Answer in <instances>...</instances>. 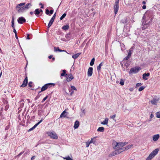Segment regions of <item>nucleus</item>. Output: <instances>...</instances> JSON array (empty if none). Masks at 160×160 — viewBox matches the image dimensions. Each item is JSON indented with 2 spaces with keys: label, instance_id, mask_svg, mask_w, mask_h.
I'll use <instances>...</instances> for the list:
<instances>
[{
  "label": "nucleus",
  "instance_id": "obj_2",
  "mask_svg": "<svg viewBox=\"0 0 160 160\" xmlns=\"http://www.w3.org/2000/svg\"><path fill=\"white\" fill-rule=\"evenodd\" d=\"M29 4L25 5L23 3L18 4L16 7V9L19 13H26L27 10H28Z\"/></svg>",
  "mask_w": 160,
  "mask_h": 160
},
{
  "label": "nucleus",
  "instance_id": "obj_30",
  "mask_svg": "<svg viewBox=\"0 0 160 160\" xmlns=\"http://www.w3.org/2000/svg\"><path fill=\"white\" fill-rule=\"evenodd\" d=\"M94 61H95L94 58H92V59L91 60V62L90 63V64L91 66H92L93 65V64H94Z\"/></svg>",
  "mask_w": 160,
  "mask_h": 160
},
{
  "label": "nucleus",
  "instance_id": "obj_9",
  "mask_svg": "<svg viewBox=\"0 0 160 160\" xmlns=\"http://www.w3.org/2000/svg\"><path fill=\"white\" fill-rule=\"evenodd\" d=\"M159 100L160 99L159 98L157 97H155L152 100L150 101V102L152 105H157Z\"/></svg>",
  "mask_w": 160,
  "mask_h": 160
},
{
  "label": "nucleus",
  "instance_id": "obj_55",
  "mask_svg": "<svg viewBox=\"0 0 160 160\" xmlns=\"http://www.w3.org/2000/svg\"><path fill=\"white\" fill-rule=\"evenodd\" d=\"M39 11H40V12H42V9H39Z\"/></svg>",
  "mask_w": 160,
  "mask_h": 160
},
{
  "label": "nucleus",
  "instance_id": "obj_49",
  "mask_svg": "<svg viewBox=\"0 0 160 160\" xmlns=\"http://www.w3.org/2000/svg\"><path fill=\"white\" fill-rule=\"evenodd\" d=\"M13 32L15 33V34H17L16 31L14 28L13 29Z\"/></svg>",
  "mask_w": 160,
  "mask_h": 160
},
{
  "label": "nucleus",
  "instance_id": "obj_52",
  "mask_svg": "<svg viewBox=\"0 0 160 160\" xmlns=\"http://www.w3.org/2000/svg\"><path fill=\"white\" fill-rule=\"evenodd\" d=\"M27 39H29V35L28 34L27 36Z\"/></svg>",
  "mask_w": 160,
  "mask_h": 160
},
{
  "label": "nucleus",
  "instance_id": "obj_60",
  "mask_svg": "<svg viewBox=\"0 0 160 160\" xmlns=\"http://www.w3.org/2000/svg\"><path fill=\"white\" fill-rule=\"evenodd\" d=\"M33 13V12H31V14H32Z\"/></svg>",
  "mask_w": 160,
  "mask_h": 160
},
{
  "label": "nucleus",
  "instance_id": "obj_42",
  "mask_svg": "<svg viewBox=\"0 0 160 160\" xmlns=\"http://www.w3.org/2000/svg\"><path fill=\"white\" fill-rule=\"evenodd\" d=\"M12 27L13 28H14V22L13 20H12Z\"/></svg>",
  "mask_w": 160,
  "mask_h": 160
},
{
  "label": "nucleus",
  "instance_id": "obj_31",
  "mask_svg": "<svg viewBox=\"0 0 160 160\" xmlns=\"http://www.w3.org/2000/svg\"><path fill=\"white\" fill-rule=\"evenodd\" d=\"M64 159L66 160H73L72 158H71L69 156H68L66 157H63Z\"/></svg>",
  "mask_w": 160,
  "mask_h": 160
},
{
  "label": "nucleus",
  "instance_id": "obj_63",
  "mask_svg": "<svg viewBox=\"0 0 160 160\" xmlns=\"http://www.w3.org/2000/svg\"><path fill=\"white\" fill-rule=\"evenodd\" d=\"M152 118H150V119L149 120V121H151L152 120Z\"/></svg>",
  "mask_w": 160,
  "mask_h": 160
},
{
  "label": "nucleus",
  "instance_id": "obj_18",
  "mask_svg": "<svg viewBox=\"0 0 160 160\" xmlns=\"http://www.w3.org/2000/svg\"><path fill=\"white\" fill-rule=\"evenodd\" d=\"M79 125V122L78 121L76 120L74 124V129H75L77 128L78 127Z\"/></svg>",
  "mask_w": 160,
  "mask_h": 160
},
{
  "label": "nucleus",
  "instance_id": "obj_48",
  "mask_svg": "<svg viewBox=\"0 0 160 160\" xmlns=\"http://www.w3.org/2000/svg\"><path fill=\"white\" fill-rule=\"evenodd\" d=\"M35 158V156H32V157L31 158V160H33L34 159V158Z\"/></svg>",
  "mask_w": 160,
  "mask_h": 160
},
{
  "label": "nucleus",
  "instance_id": "obj_38",
  "mask_svg": "<svg viewBox=\"0 0 160 160\" xmlns=\"http://www.w3.org/2000/svg\"><path fill=\"white\" fill-rule=\"evenodd\" d=\"M142 85V84L141 83H137L136 85V87L137 88L138 87L141 86Z\"/></svg>",
  "mask_w": 160,
  "mask_h": 160
},
{
  "label": "nucleus",
  "instance_id": "obj_28",
  "mask_svg": "<svg viewBox=\"0 0 160 160\" xmlns=\"http://www.w3.org/2000/svg\"><path fill=\"white\" fill-rule=\"evenodd\" d=\"M40 14L39 9H36L35 11V14L37 16H38V15Z\"/></svg>",
  "mask_w": 160,
  "mask_h": 160
},
{
  "label": "nucleus",
  "instance_id": "obj_19",
  "mask_svg": "<svg viewBox=\"0 0 160 160\" xmlns=\"http://www.w3.org/2000/svg\"><path fill=\"white\" fill-rule=\"evenodd\" d=\"M67 113L68 112H66L65 110L60 115V118L65 117L67 116Z\"/></svg>",
  "mask_w": 160,
  "mask_h": 160
},
{
  "label": "nucleus",
  "instance_id": "obj_32",
  "mask_svg": "<svg viewBox=\"0 0 160 160\" xmlns=\"http://www.w3.org/2000/svg\"><path fill=\"white\" fill-rule=\"evenodd\" d=\"M71 89L69 90V92H71L72 90H74L75 91H76L77 90V88L74 86H71Z\"/></svg>",
  "mask_w": 160,
  "mask_h": 160
},
{
  "label": "nucleus",
  "instance_id": "obj_50",
  "mask_svg": "<svg viewBox=\"0 0 160 160\" xmlns=\"http://www.w3.org/2000/svg\"><path fill=\"white\" fill-rule=\"evenodd\" d=\"M55 17H54V16H53V17L51 18V19H52V20H54L55 19Z\"/></svg>",
  "mask_w": 160,
  "mask_h": 160
},
{
  "label": "nucleus",
  "instance_id": "obj_59",
  "mask_svg": "<svg viewBox=\"0 0 160 160\" xmlns=\"http://www.w3.org/2000/svg\"><path fill=\"white\" fill-rule=\"evenodd\" d=\"M56 13L55 12L54 13V14L53 16H54V17H56Z\"/></svg>",
  "mask_w": 160,
  "mask_h": 160
},
{
  "label": "nucleus",
  "instance_id": "obj_29",
  "mask_svg": "<svg viewBox=\"0 0 160 160\" xmlns=\"http://www.w3.org/2000/svg\"><path fill=\"white\" fill-rule=\"evenodd\" d=\"M69 28V26L68 25H66L63 26L62 27V29L63 30H66L68 29Z\"/></svg>",
  "mask_w": 160,
  "mask_h": 160
},
{
  "label": "nucleus",
  "instance_id": "obj_34",
  "mask_svg": "<svg viewBox=\"0 0 160 160\" xmlns=\"http://www.w3.org/2000/svg\"><path fill=\"white\" fill-rule=\"evenodd\" d=\"M145 88V87L143 86H141L138 89V91L139 92H141Z\"/></svg>",
  "mask_w": 160,
  "mask_h": 160
},
{
  "label": "nucleus",
  "instance_id": "obj_4",
  "mask_svg": "<svg viewBox=\"0 0 160 160\" xmlns=\"http://www.w3.org/2000/svg\"><path fill=\"white\" fill-rule=\"evenodd\" d=\"M158 151L159 149L158 148H156L153 151L147 158L146 160H151L158 153Z\"/></svg>",
  "mask_w": 160,
  "mask_h": 160
},
{
  "label": "nucleus",
  "instance_id": "obj_46",
  "mask_svg": "<svg viewBox=\"0 0 160 160\" xmlns=\"http://www.w3.org/2000/svg\"><path fill=\"white\" fill-rule=\"evenodd\" d=\"M146 8V5H144L142 7V8L144 9H145Z\"/></svg>",
  "mask_w": 160,
  "mask_h": 160
},
{
  "label": "nucleus",
  "instance_id": "obj_21",
  "mask_svg": "<svg viewBox=\"0 0 160 160\" xmlns=\"http://www.w3.org/2000/svg\"><path fill=\"white\" fill-rule=\"evenodd\" d=\"M42 120L43 119H42L38 123L35 124L33 127L31 128V131L33 130L34 128H35L37 127V126L42 121Z\"/></svg>",
  "mask_w": 160,
  "mask_h": 160
},
{
  "label": "nucleus",
  "instance_id": "obj_35",
  "mask_svg": "<svg viewBox=\"0 0 160 160\" xmlns=\"http://www.w3.org/2000/svg\"><path fill=\"white\" fill-rule=\"evenodd\" d=\"M66 15V14L64 13L62 14V16L60 18V19L62 20L64 18Z\"/></svg>",
  "mask_w": 160,
  "mask_h": 160
},
{
  "label": "nucleus",
  "instance_id": "obj_22",
  "mask_svg": "<svg viewBox=\"0 0 160 160\" xmlns=\"http://www.w3.org/2000/svg\"><path fill=\"white\" fill-rule=\"evenodd\" d=\"M108 118H105L104 120L101 122V124L103 125H107L108 123Z\"/></svg>",
  "mask_w": 160,
  "mask_h": 160
},
{
  "label": "nucleus",
  "instance_id": "obj_24",
  "mask_svg": "<svg viewBox=\"0 0 160 160\" xmlns=\"http://www.w3.org/2000/svg\"><path fill=\"white\" fill-rule=\"evenodd\" d=\"M54 20H52V19H51L48 26V28H49L51 26L54 22Z\"/></svg>",
  "mask_w": 160,
  "mask_h": 160
},
{
  "label": "nucleus",
  "instance_id": "obj_3",
  "mask_svg": "<svg viewBox=\"0 0 160 160\" xmlns=\"http://www.w3.org/2000/svg\"><path fill=\"white\" fill-rule=\"evenodd\" d=\"M152 13L147 12L143 18L142 24L145 25L150 24L152 21Z\"/></svg>",
  "mask_w": 160,
  "mask_h": 160
},
{
  "label": "nucleus",
  "instance_id": "obj_62",
  "mask_svg": "<svg viewBox=\"0 0 160 160\" xmlns=\"http://www.w3.org/2000/svg\"><path fill=\"white\" fill-rule=\"evenodd\" d=\"M82 112L84 113V114L85 113V112H84V110H83V111H82Z\"/></svg>",
  "mask_w": 160,
  "mask_h": 160
},
{
  "label": "nucleus",
  "instance_id": "obj_56",
  "mask_svg": "<svg viewBox=\"0 0 160 160\" xmlns=\"http://www.w3.org/2000/svg\"><path fill=\"white\" fill-rule=\"evenodd\" d=\"M142 3L143 4H146V2L145 1H143L142 2Z\"/></svg>",
  "mask_w": 160,
  "mask_h": 160
},
{
  "label": "nucleus",
  "instance_id": "obj_12",
  "mask_svg": "<svg viewBox=\"0 0 160 160\" xmlns=\"http://www.w3.org/2000/svg\"><path fill=\"white\" fill-rule=\"evenodd\" d=\"M26 21L25 19L23 17H20L18 18V22L20 24H22L25 22Z\"/></svg>",
  "mask_w": 160,
  "mask_h": 160
},
{
  "label": "nucleus",
  "instance_id": "obj_44",
  "mask_svg": "<svg viewBox=\"0 0 160 160\" xmlns=\"http://www.w3.org/2000/svg\"><path fill=\"white\" fill-rule=\"evenodd\" d=\"M90 144L89 142H86V147H88L89 146Z\"/></svg>",
  "mask_w": 160,
  "mask_h": 160
},
{
  "label": "nucleus",
  "instance_id": "obj_58",
  "mask_svg": "<svg viewBox=\"0 0 160 160\" xmlns=\"http://www.w3.org/2000/svg\"><path fill=\"white\" fill-rule=\"evenodd\" d=\"M15 37L17 39H18V37H17V34H15Z\"/></svg>",
  "mask_w": 160,
  "mask_h": 160
},
{
  "label": "nucleus",
  "instance_id": "obj_14",
  "mask_svg": "<svg viewBox=\"0 0 160 160\" xmlns=\"http://www.w3.org/2000/svg\"><path fill=\"white\" fill-rule=\"evenodd\" d=\"M93 68L92 67H89L88 71V77H90L92 75Z\"/></svg>",
  "mask_w": 160,
  "mask_h": 160
},
{
  "label": "nucleus",
  "instance_id": "obj_8",
  "mask_svg": "<svg viewBox=\"0 0 160 160\" xmlns=\"http://www.w3.org/2000/svg\"><path fill=\"white\" fill-rule=\"evenodd\" d=\"M140 68L135 67L132 68L129 71V74L134 73H136L138 72Z\"/></svg>",
  "mask_w": 160,
  "mask_h": 160
},
{
  "label": "nucleus",
  "instance_id": "obj_25",
  "mask_svg": "<svg viewBox=\"0 0 160 160\" xmlns=\"http://www.w3.org/2000/svg\"><path fill=\"white\" fill-rule=\"evenodd\" d=\"M54 51L55 52H57V51H59L60 52H62L64 51V50H61L59 49V48L58 47H54Z\"/></svg>",
  "mask_w": 160,
  "mask_h": 160
},
{
  "label": "nucleus",
  "instance_id": "obj_33",
  "mask_svg": "<svg viewBox=\"0 0 160 160\" xmlns=\"http://www.w3.org/2000/svg\"><path fill=\"white\" fill-rule=\"evenodd\" d=\"M66 72V70H62V72L61 73V76H65Z\"/></svg>",
  "mask_w": 160,
  "mask_h": 160
},
{
  "label": "nucleus",
  "instance_id": "obj_23",
  "mask_svg": "<svg viewBox=\"0 0 160 160\" xmlns=\"http://www.w3.org/2000/svg\"><path fill=\"white\" fill-rule=\"evenodd\" d=\"M80 54L81 53H77L73 55L72 56V58L74 59H76L78 57V56L80 55Z\"/></svg>",
  "mask_w": 160,
  "mask_h": 160
},
{
  "label": "nucleus",
  "instance_id": "obj_1",
  "mask_svg": "<svg viewBox=\"0 0 160 160\" xmlns=\"http://www.w3.org/2000/svg\"><path fill=\"white\" fill-rule=\"evenodd\" d=\"M127 143L128 142H118L116 141H114L113 143L112 144L113 145H115L113 147V148L115 150L112 152L110 154V155L111 156H112L116 155V154H115V153H114V152H115V151H117L118 152H119L120 151H121V150H120V149L123 148L122 147L125 146Z\"/></svg>",
  "mask_w": 160,
  "mask_h": 160
},
{
  "label": "nucleus",
  "instance_id": "obj_47",
  "mask_svg": "<svg viewBox=\"0 0 160 160\" xmlns=\"http://www.w3.org/2000/svg\"><path fill=\"white\" fill-rule=\"evenodd\" d=\"M154 117V115L152 114H151L150 115V118H152Z\"/></svg>",
  "mask_w": 160,
  "mask_h": 160
},
{
  "label": "nucleus",
  "instance_id": "obj_43",
  "mask_svg": "<svg viewBox=\"0 0 160 160\" xmlns=\"http://www.w3.org/2000/svg\"><path fill=\"white\" fill-rule=\"evenodd\" d=\"M53 12V10H51L49 12V13L50 14H52Z\"/></svg>",
  "mask_w": 160,
  "mask_h": 160
},
{
  "label": "nucleus",
  "instance_id": "obj_53",
  "mask_svg": "<svg viewBox=\"0 0 160 160\" xmlns=\"http://www.w3.org/2000/svg\"><path fill=\"white\" fill-rule=\"evenodd\" d=\"M70 92H71V93H70V95H72L73 93V91H71Z\"/></svg>",
  "mask_w": 160,
  "mask_h": 160
},
{
  "label": "nucleus",
  "instance_id": "obj_13",
  "mask_svg": "<svg viewBox=\"0 0 160 160\" xmlns=\"http://www.w3.org/2000/svg\"><path fill=\"white\" fill-rule=\"evenodd\" d=\"M128 22V18L127 17H125L122 18L120 22L121 23L126 24Z\"/></svg>",
  "mask_w": 160,
  "mask_h": 160
},
{
  "label": "nucleus",
  "instance_id": "obj_6",
  "mask_svg": "<svg viewBox=\"0 0 160 160\" xmlns=\"http://www.w3.org/2000/svg\"><path fill=\"white\" fill-rule=\"evenodd\" d=\"M132 146V144L128 145L125 147H124L120 149V150H121V151H120L119 152H117V151H115V152H114V153H115V154H119L120 153H121L122 152L124 151L128 150L129 149L131 148Z\"/></svg>",
  "mask_w": 160,
  "mask_h": 160
},
{
  "label": "nucleus",
  "instance_id": "obj_45",
  "mask_svg": "<svg viewBox=\"0 0 160 160\" xmlns=\"http://www.w3.org/2000/svg\"><path fill=\"white\" fill-rule=\"evenodd\" d=\"M89 142L90 144H91L92 143H93V139L92 138L91 139V140L89 141Z\"/></svg>",
  "mask_w": 160,
  "mask_h": 160
},
{
  "label": "nucleus",
  "instance_id": "obj_57",
  "mask_svg": "<svg viewBox=\"0 0 160 160\" xmlns=\"http://www.w3.org/2000/svg\"><path fill=\"white\" fill-rule=\"evenodd\" d=\"M41 8H43V6L42 5L41 7Z\"/></svg>",
  "mask_w": 160,
  "mask_h": 160
},
{
  "label": "nucleus",
  "instance_id": "obj_36",
  "mask_svg": "<svg viewBox=\"0 0 160 160\" xmlns=\"http://www.w3.org/2000/svg\"><path fill=\"white\" fill-rule=\"evenodd\" d=\"M124 81L122 79H121L120 80V84L121 85H123L124 84Z\"/></svg>",
  "mask_w": 160,
  "mask_h": 160
},
{
  "label": "nucleus",
  "instance_id": "obj_37",
  "mask_svg": "<svg viewBox=\"0 0 160 160\" xmlns=\"http://www.w3.org/2000/svg\"><path fill=\"white\" fill-rule=\"evenodd\" d=\"M156 116L158 118H160V112H157L156 113Z\"/></svg>",
  "mask_w": 160,
  "mask_h": 160
},
{
  "label": "nucleus",
  "instance_id": "obj_7",
  "mask_svg": "<svg viewBox=\"0 0 160 160\" xmlns=\"http://www.w3.org/2000/svg\"><path fill=\"white\" fill-rule=\"evenodd\" d=\"M119 0H118L116 1L115 2V4L114 6V13L116 14L119 8Z\"/></svg>",
  "mask_w": 160,
  "mask_h": 160
},
{
  "label": "nucleus",
  "instance_id": "obj_41",
  "mask_svg": "<svg viewBox=\"0 0 160 160\" xmlns=\"http://www.w3.org/2000/svg\"><path fill=\"white\" fill-rule=\"evenodd\" d=\"M49 12V11L48 9H46V13L47 15H48Z\"/></svg>",
  "mask_w": 160,
  "mask_h": 160
},
{
  "label": "nucleus",
  "instance_id": "obj_26",
  "mask_svg": "<svg viewBox=\"0 0 160 160\" xmlns=\"http://www.w3.org/2000/svg\"><path fill=\"white\" fill-rule=\"evenodd\" d=\"M103 65V63L102 62H101L100 63L99 65L97 67V69L98 71L99 72V71H100L101 69V67Z\"/></svg>",
  "mask_w": 160,
  "mask_h": 160
},
{
  "label": "nucleus",
  "instance_id": "obj_10",
  "mask_svg": "<svg viewBox=\"0 0 160 160\" xmlns=\"http://www.w3.org/2000/svg\"><path fill=\"white\" fill-rule=\"evenodd\" d=\"M133 50V48L132 47L129 50V52H128V56L126 57L124 59L128 60L131 57V54L132 53V52Z\"/></svg>",
  "mask_w": 160,
  "mask_h": 160
},
{
  "label": "nucleus",
  "instance_id": "obj_61",
  "mask_svg": "<svg viewBox=\"0 0 160 160\" xmlns=\"http://www.w3.org/2000/svg\"><path fill=\"white\" fill-rule=\"evenodd\" d=\"M52 59V60L53 61H54L55 60V59L54 58H53Z\"/></svg>",
  "mask_w": 160,
  "mask_h": 160
},
{
  "label": "nucleus",
  "instance_id": "obj_5",
  "mask_svg": "<svg viewBox=\"0 0 160 160\" xmlns=\"http://www.w3.org/2000/svg\"><path fill=\"white\" fill-rule=\"evenodd\" d=\"M55 84L53 83H48L45 84L44 85L42 86L41 89V91L39 92L40 93L41 92L43 91L46 90L48 88H50L51 85L54 86Z\"/></svg>",
  "mask_w": 160,
  "mask_h": 160
},
{
  "label": "nucleus",
  "instance_id": "obj_64",
  "mask_svg": "<svg viewBox=\"0 0 160 160\" xmlns=\"http://www.w3.org/2000/svg\"><path fill=\"white\" fill-rule=\"evenodd\" d=\"M42 5V3H39V5Z\"/></svg>",
  "mask_w": 160,
  "mask_h": 160
},
{
  "label": "nucleus",
  "instance_id": "obj_11",
  "mask_svg": "<svg viewBox=\"0 0 160 160\" xmlns=\"http://www.w3.org/2000/svg\"><path fill=\"white\" fill-rule=\"evenodd\" d=\"M48 135L51 138L54 139H57L58 138V136L54 132H49Z\"/></svg>",
  "mask_w": 160,
  "mask_h": 160
},
{
  "label": "nucleus",
  "instance_id": "obj_39",
  "mask_svg": "<svg viewBox=\"0 0 160 160\" xmlns=\"http://www.w3.org/2000/svg\"><path fill=\"white\" fill-rule=\"evenodd\" d=\"M48 98V96H46L42 100V102H43L47 99Z\"/></svg>",
  "mask_w": 160,
  "mask_h": 160
},
{
  "label": "nucleus",
  "instance_id": "obj_20",
  "mask_svg": "<svg viewBox=\"0 0 160 160\" xmlns=\"http://www.w3.org/2000/svg\"><path fill=\"white\" fill-rule=\"evenodd\" d=\"M150 75V73H144L142 75V78L143 79L145 80H147L148 79V78H146V77H148Z\"/></svg>",
  "mask_w": 160,
  "mask_h": 160
},
{
  "label": "nucleus",
  "instance_id": "obj_40",
  "mask_svg": "<svg viewBox=\"0 0 160 160\" xmlns=\"http://www.w3.org/2000/svg\"><path fill=\"white\" fill-rule=\"evenodd\" d=\"M116 117V115L114 114L112 116H110V118L112 119H113V120L114 119V118Z\"/></svg>",
  "mask_w": 160,
  "mask_h": 160
},
{
  "label": "nucleus",
  "instance_id": "obj_51",
  "mask_svg": "<svg viewBox=\"0 0 160 160\" xmlns=\"http://www.w3.org/2000/svg\"><path fill=\"white\" fill-rule=\"evenodd\" d=\"M129 90L130 91H132L133 90V88H131L129 89Z\"/></svg>",
  "mask_w": 160,
  "mask_h": 160
},
{
  "label": "nucleus",
  "instance_id": "obj_16",
  "mask_svg": "<svg viewBox=\"0 0 160 160\" xmlns=\"http://www.w3.org/2000/svg\"><path fill=\"white\" fill-rule=\"evenodd\" d=\"M160 135L159 134L154 135L152 137V139L154 141H156L159 138Z\"/></svg>",
  "mask_w": 160,
  "mask_h": 160
},
{
  "label": "nucleus",
  "instance_id": "obj_27",
  "mask_svg": "<svg viewBox=\"0 0 160 160\" xmlns=\"http://www.w3.org/2000/svg\"><path fill=\"white\" fill-rule=\"evenodd\" d=\"M104 131V128L102 127H99L97 130V131L98 132H103Z\"/></svg>",
  "mask_w": 160,
  "mask_h": 160
},
{
  "label": "nucleus",
  "instance_id": "obj_54",
  "mask_svg": "<svg viewBox=\"0 0 160 160\" xmlns=\"http://www.w3.org/2000/svg\"><path fill=\"white\" fill-rule=\"evenodd\" d=\"M52 58V55H50V56H49L48 57V58H49V59H51V58Z\"/></svg>",
  "mask_w": 160,
  "mask_h": 160
},
{
  "label": "nucleus",
  "instance_id": "obj_17",
  "mask_svg": "<svg viewBox=\"0 0 160 160\" xmlns=\"http://www.w3.org/2000/svg\"><path fill=\"white\" fill-rule=\"evenodd\" d=\"M28 83V79L26 77L23 81V84L21 86V87H24L27 86Z\"/></svg>",
  "mask_w": 160,
  "mask_h": 160
},
{
  "label": "nucleus",
  "instance_id": "obj_15",
  "mask_svg": "<svg viewBox=\"0 0 160 160\" xmlns=\"http://www.w3.org/2000/svg\"><path fill=\"white\" fill-rule=\"evenodd\" d=\"M73 78V77L71 74H69L67 77V82L71 81Z\"/></svg>",
  "mask_w": 160,
  "mask_h": 160
}]
</instances>
